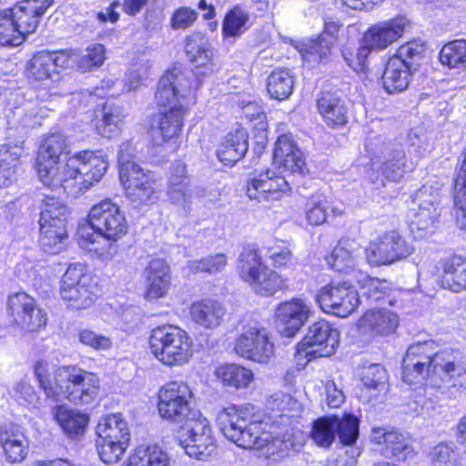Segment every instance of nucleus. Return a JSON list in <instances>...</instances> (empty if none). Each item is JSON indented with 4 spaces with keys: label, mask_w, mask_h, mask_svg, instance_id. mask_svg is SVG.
Wrapping results in <instances>:
<instances>
[{
    "label": "nucleus",
    "mask_w": 466,
    "mask_h": 466,
    "mask_svg": "<svg viewBox=\"0 0 466 466\" xmlns=\"http://www.w3.org/2000/svg\"><path fill=\"white\" fill-rule=\"evenodd\" d=\"M108 162L100 152L79 151L65 163L36 159L39 180L52 189L63 188L68 196L76 198L86 193L105 176Z\"/></svg>",
    "instance_id": "1"
},
{
    "label": "nucleus",
    "mask_w": 466,
    "mask_h": 466,
    "mask_svg": "<svg viewBox=\"0 0 466 466\" xmlns=\"http://www.w3.org/2000/svg\"><path fill=\"white\" fill-rule=\"evenodd\" d=\"M127 231L128 223L125 213L112 200L105 199L91 208L88 224L79 227L78 244L89 252L100 254L107 248V255L112 257L117 249L115 243Z\"/></svg>",
    "instance_id": "2"
},
{
    "label": "nucleus",
    "mask_w": 466,
    "mask_h": 466,
    "mask_svg": "<svg viewBox=\"0 0 466 466\" xmlns=\"http://www.w3.org/2000/svg\"><path fill=\"white\" fill-rule=\"evenodd\" d=\"M193 343L188 334L172 325H162L152 329L149 337L151 353L167 366H180L193 355Z\"/></svg>",
    "instance_id": "3"
},
{
    "label": "nucleus",
    "mask_w": 466,
    "mask_h": 466,
    "mask_svg": "<svg viewBox=\"0 0 466 466\" xmlns=\"http://www.w3.org/2000/svg\"><path fill=\"white\" fill-rule=\"evenodd\" d=\"M56 398L62 396L75 404H89L98 394L100 380L96 374L76 366L59 367L55 373Z\"/></svg>",
    "instance_id": "4"
},
{
    "label": "nucleus",
    "mask_w": 466,
    "mask_h": 466,
    "mask_svg": "<svg viewBox=\"0 0 466 466\" xmlns=\"http://www.w3.org/2000/svg\"><path fill=\"white\" fill-rule=\"evenodd\" d=\"M217 422L222 434L240 448L253 449L262 443L258 425L251 421L248 408L235 405L224 408L218 412Z\"/></svg>",
    "instance_id": "5"
},
{
    "label": "nucleus",
    "mask_w": 466,
    "mask_h": 466,
    "mask_svg": "<svg viewBox=\"0 0 466 466\" xmlns=\"http://www.w3.org/2000/svg\"><path fill=\"white\" fill-rule=\"evenodd\" d=\"M60 295L68 308L84 309L91 307L98 297L97 286L83 264L72 263L62 278Z\"/></svg>",
    "instance_id": "6"
},
{
    "label": "nucleus",
    "mask_w": 466,
    "mask_h": 466,
    "mask_svg": "<svg viewBox=\"0 0 466 466\" xmlns=\"http://www.w3.org/2000/svg\"><path fill=\"white\" fill-rule=\"evenodd\" d=\"M192 391L183 381H170L158 391L159 415L171 422L188 421L199 412L192 408Z\"/></svg>",
    "instance_id": "7"
},
{
    "label": "nucleus",
    "mask_w": 466,
    "mask_h": 466,
    "mask_svg": "<svg viewBox=\"0 0 466 466\" xmlns=\"http://www.w3.org/2000/svg\"><path fill=\"white\" fill-rule=\"evenodd\" d=\"M336 435L344 445H352L359 436V420L350 414L342 418L325 416L315 420L312 423L310 439L322 448H329L334 442Z\"/></svg>",
    "instance_id": "8"
},
{
    "label": "nucleus",
    "mask_w": 466,
    "mask_h": 466,
    "mask_svg": "<svg viewBox=\"0 0 466 466\" xmlns=\"http://www.w3.org/2000/svg\"><path fill=\"white\" fill-rule=\"evenodd\" d=\"M235 351L246 360L260 364L268 363L274 356L270 332L259 321L248 322L236 340Z\"/></svg>",
    "instance_id": "9"
},
{
    "label": "nucleus",
    "mask_w": 466,
    "mask_h": 466,
    "mask_svg": "<svg viewBox=\"0 0 466 466\" xmlns=\"http://www.w3.org/2000/svg\"><path fill=\"white\" fill-rule=\"evenodd\" d=\"M413 203L417 208L410 210V231L415 238H423L431 231L441 216V188L430 184L423 185L415 194Z\"/></svg>",
    "instance_id": "10"
},
{
    "label": "nucleus",
    "mask_w": 466,
    "mask_h": 466,
    "mask_svg": "<svg viewBox=\"0 0 466 466\" xmlns=\"http://www.w3.org/2000/svg\"><path fill=\"white\" fill-rule=\"evenodd\" d=\"M179 445L191 458L205 461L211 457L217 445L209 421L200 413L191 418L180 433Z\"/></svg>",
    "instance_id": "11"
},
{
    "label": "nucleus",
    "mask_w": 466,
    "mask_h": 466,
    "mask_svg": "<svg viewBox=\"0 0 466 466\" xmlns=\"http://www.w3.org/2000/svg\"><path fill=\"white\" fill-rule=\"evenodd\" d=\"M466 376V357L459 350L446 348L436 351L433 359V373L431 386L441 390L461 385Z\"/></svg>",
    "instance_id": "12"
},
{
    "label": "nucleus",
    "mask_w": 466,
    "mask_h": 466,
    "mask_svg": "<svg viewBox=\"0 0 466 466\" xmlns=\"http://www.w3.org/2000/svg\"><path fill=\"white\" fill-rule=\"evenodd\" d=\"M316 300L324 312L340 318L350 315L360 304L355 287L346 281L331 282L322 287Z\"/></svg>",
    "instance_id": "13"
},
{
    "label": "nucleus",
    "mask_w": 466,
    "mask_h": 466,
    "mask_svg": "<svg viewBox=\"0 0 466 466\" xmlns=\"http://www.w3.org/2000/svg\"><path fill=\"white\" fill-rule=\"evenodd\" d=\"M339 343V331L330 323L321 319L309 327L302 341L298 345V352L309 360L329 357L335 353Z\"/></svg>",
    "instance_id": "14"
},
{
    "label": "nucleus",
    "mask_w": 466,
    "mask_h": 466,
    "mask_svg": "<svg viewBox=\"0 0 466 466\" xmlns=\"http://www.w3.org/2000/svg\"><path fill=\"white\" fill-rule=\"evenodd\" d=\"M413 247L396 231H389L371 241L366 248V258L372 266L390 265L407 258Z\"/></svg>",
    "instance_id": "15"
},
{
    "label": "nucleus",
    "mask_w": 466,
    "mask_h": 466,
    "mask_svg": "<svg viewBox=\"0 0 466 466\" xmlns=\"http://www.w3.org/2000/svg\"><path fill=\"white\" fill-rule=\"evenodd\" d=\"M193 87V81L187 74L177 68L167 71L159 80L155 95L156 103L162 109L173 106H187V96Z\"/></svg>",
    "instance_id": "16"
},
{
    "label": "nucleus",
    "mask_w": 466,
    "mask_h": 466,
    "mask_svg": "<svg viewBox=\"0 0 466 466\" xmlns=\"http://www.w3.org/2000/svg\"><path fill=\"white\" fill-rule=\"evenodd\" d=\"M372 166L380 170L382 176L390 181L400 180L410 168L405 152L400 145L390 141L370 144Z\"/></svg>",
    "instance_id": "17"
},
{
    "label": "nucleus",
    "mask_w": 466,
    "mask_h": 466,
    "mask_svg": "<svg viewBox=\"0 0 466 466\" xmlns=\"http://www.w3.org/2000/svg\"><path fill=\"white\" fill-rule=\"evenodd\" d=\"M53 3V0H23L12 8L0 11V29H36L39 18Z\"/></svg>",
    "instance_id": "18"
},
{
    "label": "nucleus",
    "mask_w": 466,
    "mask_h": 466,
    "mask_svg": "<svg viewBox=\"0 0 466 466\" xmlns=\"http://www.w3.org/2000/svg\"><path fill=\"white\" fill-rule=\"evenodd\" d=\"M7 310L14 321L29 332L36 331L46 323V313L35 307V299L25 292L10 295L7 300Z\"/></svg>",
    "instance_id": "19"
},
{
    "label": "nucleus",
    "mask_w": 466,
    "mask_h": 466,
    "mask_svg": "<svg viewBox=\"0 0 466 466\" xmlns=\"http://www.w3.org/2000/svg\"><path fill=\"white\" fill-rule=\"evenodd\" d=\"M262 439L259 445L253 449L261 451L262 454L273 461H279L289 457L291 453L299 452L305 444L304 433L298 429L287 431L282 435L271 437L268 433H258Z\"/></svg>",
    "instance_id": "20"
},
{
    "label": "nucleus",
    "mask_w": 466,
    "mask_h": 466,
    "mask_svg": "<svg viewBox=\"0 0 466 466\" xmlns=\"http://www.w3.org/2000/svg\"><path fill=\"white\" fill-rule=\"evenodd\" d=\"M187 107L173 106L171 109L159 110L150 128V135L156 146L177 143L183 127Z\"/></svg>",
    "instance_id": "21"
},
{
    "label": "nucleus",
    "mask_w": 466,
    "mask_h": 466,
    "mask_svg": "<svg viewBox=\"0 0 466 466\" xmlns=\"http://www.w3.org/2000/svg\"><path fill=\"white\" fill-rule=\"evenodd\" d=\"M122 165L119 179L127 198L137 205L152 202L155 189L149 175L133 164L122 162Z\"/></svg>",
    "instance_id": "22"
},
{
    "label": "nucleus",
    "mask_w": 466,
    "mask_h": 466,
    "mask_svg": "<svg viewBox=\"0 0 466 466\" xmlns=\"http://www.w3.org/2000/svg\"><path fill=\"white\" fill-rule=\"evenodd\" d=\"M370 441L375 444L384 445L381 453L387 458L405 461L413 455L410 436L400 431H389L381 427L373 428L370 433Z\"/></svg>",
    "instance_id": "23"
},
{
    "label": "nucleus",
    "mask_w": 466,
    "mask_h": 466,
    "mask_svg": "<svg viewBox=\"0 0 466 466\" xmlns=\"http://www.w3.org/2000/svg\"><path fill=\"white\" fill-rule=\"evenodd\" d=\"M312 314L311 308L301 299L280 303L276 309L278 321L284 326V335L293 337Z\"/></svg>",
    "instance_id": "24"
},
{
    "label": "nucleus",
    "mask_w": 466,
    "mask_h": 466,
    "mask_svg": "<svg viewBox=\"0 0 466 466\" xmlns=\"http://www.w3.org/2000/svg\"><path fill=\"white\" fill-rule=\"evenodd\" d=\"M185 51L194 76H206L213 71V50L200 33L187 37Z\"/></svg>",
    "instance_id": "25"
},
{
    "label": "nucleus",
    "mask_w": 466,
    "mask_h": 466,
    "mask_svg": "<svg viewBox=\"0 0 466 466\" xmlns=\"http://www.w3.org/2000/svg\"><path fill=\"white\" fill-rule=\"evenodd\" d=\"M273 162L292 174H304L305 160L291 135L284 134L278 137L273 153Z\"/></svg>",
    "instance_id": "26"
},
{
    "label": "nucleus",
    "mask_w": 466,
    "mask_h": 466,
    "mask_svg": "<svg viewBox=\"0 0 466 466\" xmlns=\"http://www.w3.org/2000/svg\"><path fill=\"white\" fill-rule=\"evenodd\" d=\"M0 445L5 460L11 463L22 462L28 451V443L21 428L8 423L0 428Z\"/></svg>",
    "instance_id": "27"
},
{
    "label": "nucleus",
    "mask_w": 466,
    "mask_h": 466,
    "mask_svg": "<svg viewBox=\"0 0 466 466\" xmlns=\"http://www.w3.org/2000/svg\"><path fill=\"white\" fill-rule=\"evenodd\" d=\"M399 326V316L388 309H371L367 310L359 320V327L364 332L379 336L393 333Z\"/></svg>",
    "instance_id": "28"
},
{
    "label": "nucleus",
    "mask_w": 466,
    "mask_h": 466,
    "mask_svg": "<svg viewBox=\"0 0 466 466\" xmlns=\"http://www.w3.org/2000/svg\"><path fill=\"white\" fill-rule=\"evenodd\" d=\"M147 291L145 298L147 300L163 298L167 295L170 286L169 267L165 260L152 259L145 268Z\"/></svg>",
    "instance_id": "29"
},
{
    "label": "nucleus",
    "mask_w": 466,
    "mask_h": 466,
    "mask_svg": "<svg viewBox=\"0 0 466 466\" xmlns=\"http://www.w3.org/2000/svg\"><path fill=\"white\" fill-rule=\"evenodd\" d=\"M248 136L242 127L230 131L218 149V157L225 165H233L240 160L248 149Z\"/></svg>",
    "instance_id": "30"
},
{
    "label": "nucleus",
    "mask_w": 466,
    "mask_h": 466,
    "mask_svg": "<svg viewBox=\"0 0 466 466\" xmlns=\"http://www.w3.org/2000/svg\"><path fill=\"white\" fill-rule=\"evenodd\" d=\"M226 314V309L216 299H206L194 302L190 307L192 320L205 329L218 327Z\"/></svg>",
    "instance_id": "31"
},
{
    "label": "nucleus",
    "mask_w": 466,
    "mask_h": 466,
    "mask_svg": "<svg viewBox=\"0 0 466 466\" xmlns=\"http://www.w3.org/2000/svg\"><path fill=\"white\" fill-rule=\"evenodd\" d=\"M415 72L399 57L392 56L385 67L382 81L383 87L389 94L404 91L410 83L411 74Z\"/></svg>",
    "instance_id": "32"
},
{
    "label": "nucleus",
    "mask_w": 466,
    "mask_h": 466,
    "mask_svg": "<svg viewBox=\"0 0 466 466\" xmlns=\"http://www.w3.org/2000/svg\"><path fill=\"white\" fill-rule=\"evenodd\" d=\"M317 107L323 120L329 127L343 126L348 121L346 104L335 94L322 92L317 99Z\"/></svg>",
    "instance_id": "33"
},
{
    "label": "nucleus",
    "mask_w": 466,
    "mask_h": 466,
    "mask_svg": "<svg viewBox=\"0 0 466 466\" xmlns=\"http://www.w3.org/2000/svg\"><path fill=\"white\" fill-rule=\"evenodd\" d=\"M360 249L349 240L339 241L331 253L326 257L329 268L340 273H349L357 264Z\"/></svg>",
    "instance_id": "34"
},
{
    "label": "nucleus",
    "mask_w": 466,
    "mask_h": 466,
    "mask_svg": "<svg viewBox=\"0 0 466 466\" xmlns=\"http://www.w3.org/2000/svg\"><path fill=\"white\" fill-rule=\"evenodd\" d=\"M442 284L453 292L466 289V258L454 256L443 265Z\"/></svg>",
    "instance_id": "35"
},
{
    "label": "nucleus",
    "mask_w": 466,
    "mask_h": 466,
    "mask_svg": "<svg viewBox=\"0 0 466 466\" xmlns=\"http://www.w3.org/2000/svg\"><path fill=\"white\" fill-rule=\"evenodd\" d=\"M453 189L456 224L461 229L466 230V152L457 170Z\"/></svg>",
    "instance_id": "36"
},
{
    "label": "nucleus",
    "mask_w": 466,
    "mask_h": 466,
    "mask_svg": "<svg viewBox=\"0 0 466 466\" xmlns=\"http://www.w3.org/2000/svg\"><path fill=\"white\" fill-rule=\"evenodd\" d=\"M271 170L250 175L247 182V195L258 202H269L279 199V193L270 187Z\"/></svg>",
    "instance_id": "37"
},
{
    "label": "nucleus",
    "mask_w": 466,
    "mask_h": 466,
    "mask_svg": "<svg viewBox=\"0 0 466 466\" xmlns=\"http://www.w3.org/2000/svg\"><path fill=\"white\" fill-rule=\"evenodd\" d=\"M54 415L58 424L68 436L76 437L84 434L88 423L86 414L68 410L64 406H56Z\"/></svg>",
    "instance_id": "38"
},
{
    "label": "nucleus",
    "mask_w": 466,
    "mask_h": 466,
    "mask_svg": "<svg viewBox=\"0 0 466 466\" xmlns=\"http://www.w3.org/2000/svg\"><path fill=\"white\" fill-rule=\"evenodd\" d=\"M41 203L39 225H65L68 215V208L66 204L53 196H40Z\"/></svg>",
    "instance_id": "39"
},
{
    "label": "nucleus",
    "mask_w": 466,
    "mask_h": 466,
    "mask_svg": "<svg viewBox=\"0 0 466 466\" xmlns=\"http://www.w3.org/2000/svg\"><path fill=\"white\" fill-rule=\"evenodd\" d=\"M294 77L289 69L279 68L268 77L267 90L272 98L284 100L293 92Z\"/></svg>",
    "instance_id": "40"
},
{
    "label": "nucleus",
    "mask_w": 466,
    "mask_h": 466,
    "mask_svg": "<svg viewBox=\"0 0 466 466\" xmlns=\"http://www.w3.org/2000/svg\"><path fill=\"white\" fill-rule=\"evenodd\" d=\"M66 232L65 225H40L39 244L44 252L57 254L65 248Z\"/></svg>",
    "instance_id": "41"
},
{
    "label": "nucleus",
    "mask_w": 466,
    "mask_h": 466,
    "mask_svg": "<svg viewBox=\"0 0 466 466\" xmlns=\"http://www.w3.org/2000/svg\"><path fill=\"white\" fill-rule=\"evenodd\" d=\"M130 466H170L168 454L158 446H140L129 458Z\"/></svg>",
    "instance_id": "42"
},
{
    "label": "nucleus",
    "mask_w": 466,
    "mask_h": 466,
    "mask_svg": "<svg viewBox=\"0 0 466 466\" xmlns=\"http://www.w3.org/2000/svg\"><path fill=\"white\" fill-rule=\"evenodd\" d=\"M51 52L40 51L35 53L26 63L25 73L29 80L44 81L52 79L55 76Z\"/></svg>",
    "instance_id": "43"
},
{
    "label": "nucleus",
    "mask_w": 466,
    "mask_h": 466,
    "mask_svg": "<svg viewBox=\"0 0 466 466\" xmlns=\"http://www.w3.org/2000/svg\"><path fill=\"white\" fill-rule=\"evenodd\" d=\"M248 284L257 294L270 297L283 289L284 280L276 271L266 267Z\"/></svg>",
    "instance_id": "44"
},
{
    "label": "nucleus",
    "mask_w": 466,
    "mask_h": 466,
    "mask_svg": "<svg viewBox=\"0 0 466 466\" xmlns=\"http://www.w3.org/2000/svg\"><path fill=\"white\" fill-rule=\"evenodd\" d=\"M261 256L255 248H245L238 258L237 270L242 280L248 283L265 268Z\"/></svg>",
    "instance_id": "45"
},
{
    "label": "nucleus",
    "mask_w": 466,
    "mask_h": 466,
    "mask_svg": "<svg viewBox=\"0 0 466 466\" xmlns=\"http://www.w3.org/2000/svg\"><path fill=\"white\" fill-rule=\"evenodd\" d=\"M125 117L123 109L113 103H106L102 109V119L97 126L99 133L107 138L116 136Z\"/></svg>",
    "instance_id": "46"
},
{
    "label": "nucleus",
    "mask_w": 466,
    "mask_h": 466,
    "mask_svg": "<svg viewBox=\"0 0 466 466\" xmlns=\"http://www.w3.org/2000/svg\"><path fill=\"white\" fill-rule=\"evenodd\" d=\"M216 374L225 385L237 389L247 388L253 380L250 370L236 364L221 366L217 370Z\"/></svg>",
    "instance_id": "47"
},
{
    "label": "nucleus",
    "mask_w": 466,
    "mask_h": 466,
    "mask_svg": "<svg viewBox=\"0 0 466 466\" xmlns=\"http://www.w3.org/2000/svg\"><path fill=\"white\" fill-rule=\"evenodd\" d=\"M67 147V139L63 134H51L42 140L36 159L59 161L60 156L66 152Z\"/></svg>",
    "instance_id": "48"
},
{
    "label": "nucleus",
    "mask_w": 466,
    "mask_h": 466,
    "mask_svg": "<svg viewBox=\"0 0 466 466\" xmlns=\"http://www.w3.org/2000/svg\"><path fill=\"white\" fill-rule=\"evenodd\" d=\"M440 61L450 68L466 67V40H454L443 46L440 52Z\"/></svg>",
    "instance_id": "49"
},
{
    "label": "nucleus",
    "mask_w": 466,
    "mask_h": 466,
    "mask_svg": "<svg viewBox=\"0 0 466 466\" xmlns=\"http://www.w3.org/2000/svg\"><path fill=\"white\" fill-rule=\"evenodd\" d=\"M330 208L327 198L321 194H314L307 198L304 212L308 223L319 226L327 221L328 210Z\"/></svg>",
    "instance_id": "50"
},
{
    "label": "nucleus",
    "mask_w": 466,
    "mask_h": 466,
    "mask_svg": "<svg viewBox=\"0 0 466 466\" xmlns=\"http://www.w3.org/2000/svg\"><path fill=\"white\" fill-rule=\"evenodd\" d=\"M400 35V31H365L360 42L370 54L386 49Z\"/></svg>",
    "instance_id": "51"
},
{
    "label": "nucleus",
    "mask_w": 466,
    "mask_h": 466,
    "mask_svg": "<svg viewBox=\"0 0 466 466\" xmlns=\"http://www.w3.org/2000/svg\"><path fill=\"white\" fill-rule=\"evenodd\" d=\"M20 154L17 148L3 146L0 148V187L11 184L19 164Z\"/></svg>",
    "instance_id": "52"
},
{
    "label": "nucleus",
    "mask_w": 466,
    "mask_h": 466,
    "mask_svg": "<svg viewBox=\"0 0 466 466\" xmlns=\"http://www.w3.org/2000/svg\"><path fill=\"white\" fill-rule=\"evenodd\" d=\"M140 83V77L136 73H131L128 76V84L125 83L122 79H107L103 81L100 87H96L94 91L96 96H116L122 92L135 90Z\"/></svg>",
    "instance_id": "53"
},
{
    "label": "nucleus",
    "mask_w": 466,
    "mask_h": 466,
    "mask_svg": "<svg viewBox=\"0 0 466 466\" xmlns=\"http://www.w3.org/2000/svg\"><path fill=\"white\" fill-rule=\"evenodd\" d=\"M429 458L435 466H459L460 455L453 442L442 441L434 446Z\"/></svg>",
    "instance_id": "54"
},
{
    "label": "nucleus",
    "mask_w": 466,
    "mask_h": 466,
    "mask_svg": "<svg viewBox=\"0 0 466 466\" xmlns=\"http://www.w3.org/2000/svg\"><path fill=\"white\" fill-rule=\"evenodd\" d=\"M426 52V43L420 39H415L402 45L398 50V55L394 56L405 61L410 67L417 71Z\"/></svg>",
    "instance_id": "55"
},
{
    "label": "nucleus",
    "mask_w": 466,
    "mask_h": 466,
    "mask_svg": "<svg viewBox=\"0 0 466 466\" xmlns=\"http://www.w3.org/2000/svg\"><path fill=\"white\" fill-rule=\"evenodd\" d=\"M127 432H130L127 422L119 413L102 418L96 426L97 438L102 440L113 435H120L121 439L123 434H127Z\"/></svg>",
    "instance_id": "56"
},
{
    "label": "nucleus",
    "mask_w": 466,
    "mask_h": 466,
    "mask_svg": "<svg viewBox=\"0 0 466 466\" xmlns=\"http://www.w3.org/2000/svg\"><path fill=\"white\" fill-rule=\"evenodd\" d=\"M431 370L423 366V362L415 361L408 355L402 360V379L407 384L420 383L426 378L431 381Z\"/></svg>",
    "instance_id": "57"
},
{
    "label": "nucleus",
    "mask_w": 466,
    "mask_h": 466,
    "mask_svg": "<svg viewBox=\"0 0 466 466\" xmlns=\"http://www.w3.org/2000/svg\"><path fill=\"white\" fill-rule=\"evenodd\" d=\"M227 262V257L222 253H218L199 260L189 261L188 268L193 273L208 272L209 274H216L226 267Z\"/></svg>",
    "instance_id": "58"
},
{
    "label": "nucleus",
    "mask_w": 466,
    "mask_h": 466,
    "mask_svg": "<svg viewBox=\"0 0 466 466\" xmlns=\"http://www.w3.org/2000/svg\"><path fill=\"white\" fill-rule=\"evenodd\" d=\"M434 350L433 341H424L411 345L406 351V355L413 360L423 362V366L431 370V381L432 380L433 373V359L436 353Z\"/></svg>",
    "instance_id": "59"
},
{
    "label": "nucleus",
    "mask_w": 466,
    "mask_h": 466,
    "mask_svg": "<svg viewBox=\"0 0 466 466\" xmlns=\"http://www.w3.org/2000/svg\"><path fill=\"white\" fill-rule=\"evenodd\" d=\"M360 42L359 47L353 50L350 47H345L342 50V56L347 65L357 73H366L368 70V56L370 53Z\"/></svg>",
    "instance_id": "60"
},
{
    "label": "nucleus",
    "mask_w": 466,
    "mask_h": 466,
    "mask_svg": "<svg viewBox=\"0 0 466 466\" xmlns=\"http://www.w3.org/2000/svg\"><path fill=\"white\" fill-rule=\"evenodd\" d=\"M361 381L367 389L376 390L379 391L386 390V370L380 365H371L364 370Z\"/></svg>",
    "instance_id": "61"
},
{
    "label": "nucleus",
    "mask_w": 466,
    "mask_h": 466,
    "mask_svg": "<svg viewBox=\"0 0 466 466\" xmlns=\"http://www.w3.org/2000/svg\"><path fill=\"white\" fill-rule=\"evenodd\" d=\"M96 450L100 460L106 464H114L118 462L126 453V450L121 444L118 446L112 441L97 438Z\"/></svg>",
    "instance_id": "62"
},
{
    "label": "nucleus",
    "mask_w": 466,
    "mask_h": 466,
    "mask_svg": "<svg viewBox=\"0 0 466 466\" xmlns=\"http://www.w3.org/2000/svg\"><path fill=\"white\" fill-rule=\"evenodd\" d=\"M50 366L46 360H38L35 364V376L47 398H56L57 389L56 383L50 379Z\"/></svg>",
    "instance_id": "63"
},
{
    "label": "nucleus",
    "mask_w": 466,
    "mask_h": 466,
    "mask_svg": "<svg viewBox=\"0 0 466 466\" xmlns=\"http://www.w3.org/2000/svg\"><path fill=\"white\" fill-rule=\"evenodd\" d=\"M79 341L96 350H107L112 348V339L109 337L96 334L95 331L85 329L78 333Z\"/></svg>",
    "instance_id": "64"
}]
</instances>
